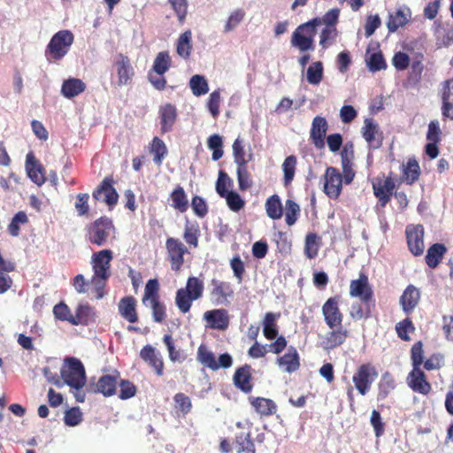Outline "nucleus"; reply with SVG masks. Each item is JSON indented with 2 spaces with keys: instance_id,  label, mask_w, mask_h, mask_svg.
Listing matches in <instances>:
<instances>
[{
  "instance_id": "nucleus-43",
  "label": "nucleus",
  "mask_w": 453,
  "mask_h": 453,
  "mask_svg": "<svg viewBox=\"0 0 453 453\" xmlns=\"http://www.w3.org/2000/svg\"><path fill=\"white\" fill-rule=\"evenodd\" d=\"M236 453H255L256 449L250 433L242 432L234 440Z\"/></svg>"
},
{
  "instance_id": "nucleus-57",
  "label": "nucleus",
  "mask_w": 453,
  "mask_h": 453,
  "mask_svg": "<svg viewBox=\"0 0 453 453\" xmlns=\"http://www.w3.org/2000/svg\"><path fill=\"white\" fill-rule=\"evenodd\" d=\"M415 330V327L413 326L412 321L411 319L406 318L405 319L398 322L395 325V331L397 334V336L403 340V341H410L411 338L409 336L410 333H413Z\"/></svg>"
},
{
  "instance_id": "nucleus-9",
  "label": "nucleus",
  "mask_w": 453,
  "mask_h": 453,
  "mask_svg": "<svg viewBox=\"0 0 453 453\" xmlns=\"http://www.w3.org/2000/svg\"><path fill=\"white\" fill-rule=\"evenodd\" d=\"M373 195L377 198L379 204L385 207L391 200L395 188V180L391 176L386 177L385 174L379 175L372 180Z\"/></svg>"
},
{
  "instance_id": "nucleus-2",
  "label": "nucleus",
  "mask_w": 453,
  "mask_h": 453,
  "mask_svg": "<svg viewBox=\"0 0 453 453\" xmlns=\"http://www.w3.org/2000/svg\"><path fill=\"white\" fill-rule=\"evenodd\" d=\"M113 258V253L111 250H102L93 253L91 257V265L94 274L91 283L96 288V297L104 296V288L105 282L111 277V262Z\"/></svg>"
},
{
  "instance_id": "nucleus-33",
  "label": "nucleus",
  "mask_w": 453,
  "mask_h": 453,
  "mask_svg": "<svg viewBox=\"0 0 453 453\" xmlns=\"http://www.w3.org/2000/svg\"><path fill=\"white\" fill-rule=\"evenodd\" d=\"M277 363L288 372H296L300 366L299 355L296 348L290 346L288 352L277 359Z\"/></svg>"
},
{
  "instance_id": "nucleus-35",
  "label": "nucleus",
  "mask_w": 453,
  "mask_h": 453,
  "mask_svg": "<svg viewBox=\"0 0 453 453\" xmlns=\"http://www.w3.org/2000/svg\"><path fill=\"white\" fill-rule=\"evenodd\" d=\"M280 313L267 312L263 320V334L267 340H273L279 334L277 319Z\"/></svg>"
},
{
  "instance_id": "nucleus-4",
  "label": "nucleus",
  "mask_w": 453,
  "mask_h": 453,
  "mask_svg": "<svg viewBox=\"0 0 453 453\" xmlns=\"http://www.w3.org/2000/svg\"><path fill=\"white\" fill-rule=\"evenodd\" d=\"M74 36L70 30H60L50 39L45 49V58L49 63L60 61L70 50Z\"/></svg>"
},
{
  "instance_id": "nucleus-17",
  "label": "nucleus",
  "mask_w": 453,
  "mask_h": 453,
  "mask_svg": "<svg viewBox=\"0 0 453 453\" xmlns=\"http://www.w3.org/2000/svg\"><path fill=\"white\" fill-rule=\"evenodd\" d=\"M408 387L415 393L427 395L432 391V385L421 368H412L406 378Z\"/></svg>"
},
{
  "instance_id": "nucleus-53",
  "label": "nucleus",
  "mask_w": 453,
  "mask_h": 453,
  "mask_svg": "<svg viewBox=\"0 0 453 453\" xmlns=\"http://www.w3.org/2000/svg\"><path fill=\"white\" fill-rule=\"evenodd\" d=\"M236 173L240 190L245 191L252 187V180L247 165H237Z\"/></svg>"
},
{
  "instance_id": "nucleus-18",
  "label": "nucleus",
  "mask_w": 453,
  "mask_h": 453,
  "mask_svg": "<svg viewBox=\"0 0 453 453\" xmlns=\"http://www.w3.org/2000/svg\"><path fill=\"white\" fill-rule=\"evenodd\" d=\"M112 179L104 178L100 185L94 190L92 196L95 200H103L108 206L113 207L117 204L119 195L112 186Z\"/></svg>"
},
{
  "instance_id": "nucleus-62",
  "label": "nucleus",
  "mask_w": 453,
  "mask_h": 453,
  "mask_svg": "<svg viewBox=\"0 0 453 453\" xmlns=\"http://www.w3.org/2000/svg\"><path fill=\"white\" fill-rule=\"evenodd\" d=\"M168 3L174 11L179 23L183 24L188 13V0H168Z\"/></svg>"
},
{
  "instance_id": "nucleus-1",
  "label": "nucleus",
  "mask_w": 453,
  "mask_h": 453,
  "mask_svg": "<svg viewBox=\"0 0 453 453\" xmlns=\"http://www.w3.org/2000/svg\"><path fill=\"white\" fill-rule=\"evenodd\" d=\"M339 15L340 10L334 8L329 10L322 18L317 17L299 25L292 34L291 45L301 52L313 50L314 36L317 33L316 27L322 24H325L326 27H335Z\"/></svg>"
},
{
  "instance_id": "nucleus-44",
  "label": "nucleus",
  "mask_w": 453,
  "mask_h": 453,
  "mask_svg": "<svg viewBox=\"0 0 453 453\" xmlns=\"http://www.w3.org/2000/svg\"><path fill=\"white\" fill-rule=\"evenodd\" d=\"M297 165V157L295 155L288 156L283 164H282V171H283V184L285 187L289 186L296 174Z\"/></svg>"
},
{
  "instance_id": "nucleus-7",
  "label": "nucleus",
  "mask_w": 453,
  "mask_h": 453,
  "mask_svg": "<svg viewBox=\"0 0 453 453\" xmlns=\"http://www.w3.org/2000/svg\"><path fill=\"white\" fill-rule=\"evenodd\" d=\"M113 229L112 221L107 217H101L87 226L86 238L92 244L103 246Z\"/></svg>"
},
{
  "instance_id": "nucleus-37",
  "label": "nucleus",
  "mask_w": 453,
  "mask_h": 453,
  "mask_svg": "<svg viewBox=\"0 0 453 453\" xmlns=\"http://www.w3.org/2000/svg\"><path fill=\"white\" fill-rule=\"evenodd\" d=\"M375 307V302L354 303L349 311V316L354 320L367 319L372 317V311Z\"/></svg>"
},
{
  "instance_id": "nucleus-52",
  "label": "nucleus",
  "mask_w": 453,
  "mask_h": 453,
  "mask_svg": "<svg viewBox=\"0 0 453 453\" xmlns=\"http://www.w3.org/2000/svg\"><path fill=\"white\" fill-rule=\"evenodd\" d=\"M200 236V229L197 224H188L185 225L183 238L185 242L194 248L198 247V238Z\"/></svg>"
},
{
  "instance_id": "nucleus-60",
  "label": "nucleus",
  "mask_w": 453,
  "mask_h": 453,
  "mask_svg": "<svg viewBox=\"0 0 453 453\" xmlns=\"http://www.w3.org/2000/svg\"><path fill=\"white\" fill-rule=\"evenodd\" d=\"M367 66L372 72H378L386 69L387 64L380 51L371 54L366 58Z\"/></svg>"
},
{
  "instance_id": "nucleus-11",
  "label": "nucleus",
  "mask_w": 453,
  "mask_h": 453,
  "mask_svg": "<svg viewBox=\"0 0 453 453\" xmlns=\"http://www.w3.org/2000/svg\"><path fill=\"white\" fill-rule=\"evenodd\" d=\"M340 296L329 297L322 305L324 321L329 329L342 326L343 313L340 309Z\"/></svg>"
},
{
  "instance_id": "nucleus-25",
  "label": "nucleus",
  "mask_w": 453,
  "mask_h": 453,
  "mask_svg": "<svg viewBox=\"0 0 453 453\" xmlns=\"http://www.w3.org/2000/svg\"><path fill=\"white\" fill-rule=\"evenodd\" d=\"M252 368L250 365H244L235 370L233 377L234 386L245 394H249L253 389Z\"/></svg>"
},
{
  "instance_id": "nucleus-54",
  "label": "nucleus",
  "mask_w": 453,
  "mask_h": 453,
  "mask_svg": "<svg viewBox=\"0 0 453 453\" xmlns=\"http://www.w3.org/2000/svg\"><path fill=\"white\" fill-rule=\"evenodd\" d=\"M299 215H300L299 204L292 199H288L286 201V214H285L286 224L289 226H293L297 221Z\"/></svg>"
},
{
  "instance_id": "nucleus-31",
  "label": "nucleus",
  "mask_w": 453,
  "mask_h": 453,
  "mask_svg": "<svg viewBox=\"0 0 453 453\" xmlns=\"http://www.w3.org/2000/svg\"><path fill=\"white\" fill-rule=\"evenodd\" d=\"M95 311L92 306L88 303L79 304L76 308L75 314L73 315L70 324L78 325H88L90 322L95 320Z\"/></svg>"
},
{
  "instance_id": "nucleus-8",
  "label": "nucleus",
  "mask_w": 453,
  "mask_h": 453,
  "mask_svg": "<svg viewBox=\"0 0 453 453\" xmlns=\"http://www.w3.org/2000/svg\"><path fill=\"white\" fill-rule=\"evenodd\" d=\"M378 378V372L371 363L362 364L353 374L352 381L361 395H365Z\"/></svg>"
},
{
  "instance_id": "nucleus-46",
  "label": "nucleus",
  "mask_w": 453,
  "mask_h": 453,
  "mask_svg": "<svg viewBox=\"0 0 453 453\" xmlns=\"http://www.w3.org/2000/svg\"><path fill=\"white\" fill-rule=\"evenodd\" d=\"M171 58L168 51H160L155 58L151 71L157 75H164L171 67Z\"/></svg>"
},
{
  "instance_id": "nucleus-5",
  "label": "nucleus",
  "mask_w": 453,
  "mask_h": 453,
  "mask_svg": "<svg viewBox=\"0 0 453 453\" xmlns=\"http://www.w3.org/2000/svg\"><path fill=\"white\" fill-rule=\"evenodd\" d=\"M112 81L116 88L130 86L135 76L131 59L123 53H118L112 62Z\"/></svg>"
},
{
  "instance_id": "nucleus-63",
  "label": "nucleus",
  "mask_w": 453,
  "mask_h": 453,
  "mask_svg": "<svg viewBox=\"0 0 453 453\" xmlns=\"http://www.w3.org/2000/svg\"><path fill=\"white\" fill-rule=\"evenodd\" d=\"M173 400L175 403V408L178 409L183 415H187L191 411V400L184 393H177L173 396Z\"/></svg>"
},
{
  "instance_id": "nucleus-24",
  "label": "nucleus",
  "mask_w": 453,
  "mask_h": 453,
  "mask_svg": "<svg viewBox=\"0 0 453 453\" xmlns=\"http://www.w3.org/2000/svg\"><path fill=\"white\" fill-rule=\"evenodd\" d=\"M411 19V11L408 6H402L394 12L389 13L387 21L388 32L395 33L400 27H403Z\"/></svg>"
},
{
  "instance_id": "nucleus-26",
  "label": "nucleus",
  "mask_w": 453,
  "mask_h": 453,
  "mask_svg": "<svg viewBox=\"0 0 453 453\" xmlns=\"http://www.w3.org/2000/svg\"><path fill=\"white\" fill-rule=\"evenodd\" d=\"M26 170L28 177L33 182L41 186L45 180L44 168L42 164L35 158L33 152H29L26 157Z\"/></svg>"
},
{
  "instance_id": "nucleus-48",
  "label": "nucleus",
  "mask_w": 453,
  "mask_h": 453,
  "mask_svg": "<svg viewBox=\"0 0 453 453\" xmlns=\"http://www.w3.org/2000/svg\"><path fill=\"white\" fill-rule=\"evenodd\" d=\"M434 35L440 46H449L453 42V27L438 25L434 29Z\"/></svg>"
},
{
  "instance_id": "nucleus-50",
  "label": "nucleus",
  "mask_w": 453,
  "mask_h": 453,
  "mask_svg": "<svg viewBox=\"0 0 453 453\" xmlns=\"http://www.w3.org/2000/svg\"><path fill=\"white\" fill-rule=\"evenodd\" d=\"M189 87L196 96L205 95L209 91V85L203 75L195 74L190 78Z\"/></svg>"
},
{
  "instance_id": "nucleus-58",
  "label": "nucleus",
  "mask_w": 453,
  "mask_h": 453,
  "mask_svg": "<svg viewBox=\"0 0 453 453\" xmlns=\"http://www.w3.org/2000/svg\"><path fill=\"white\" fill-rule=\"evenodd\" d=\"M159 284L157 280H149L145 285L144 295L142 302L145 303L147 301L151 302L160 299L158 295Z\"/></svg>"
},
{
  "instance_id": "nucleus-42",
  "label": "nucleus",
  "mask_w": 453,
  "mask_h": 453,
  "mask_svg": "<svg viewBox=\"0 0 453 453\" xmlns=\"http://www.w3.org/2000/svg\"><path fill=\"white\" fill-rule=\"evenodd\" d=\"M192 33L190 30H187L182 33L178 40L176 45L177 54L184 58H189L192 51V43H191Z\"/></svg>"
},
{
  "instance_id": "nucleus-39",
  "label": "nucleus",
  "mask_w": 453,
  "mask_h": 453,
  "mask_svg": "<svg viewBox=\"0 0 453 453\" xmlns=\"http://www.w3.org/2000/svg\"><path fill=\"white\" fill-rule=\"evenodd\" d=\"M265 208L267 216L273 219H280L283 215V207L280 198L278 195L274 194L270 196L265 203Z\"/></svg>"
},
{
  "instance_id": "nucleus-23",
  "label": "nucleus",
  "mask_w": 453,
  "mask_h": 453,
  "mask_svg": "<svg viewBox=\"0 0 453 453\" xmlns=\"http://www.w3.org/2000/svg\"><path fill=\"white\" fill-rule=\"evenodd\" d=\"M349 337V331L347 328L342 326H336L326 334L322 341V347L326 350L336 349L344 344Z\"/></svg>"
},
{
  "instance_id": "nucleus-61",
  "label": "nucleus",
  "mask_w": 453,
  "mask_h": 453,
  "mask_svg": "<svg viewBox=\"0 0 453 453\" xmlns=\"http://www.w3.org/2000/svg\"><path fill=\"white\" fill-rule=\"evenodd\" d=\"M232 180L229 178L227 173L220 170L216 182V191L220 197L225 196L226 194L230 192L227 188L232 186Z\"/></svg>"
},
{
  "instance_id": "nucleus-16",
  "label": "nucleus",
  "mask_w": 453,
  "mask_h": 453,
  "mask_svg": "<svg viewBox=\"0 0 453 453\" xmlns=\"http://www.w3.org/2000/svg\"><path fill=\"white\" fill-rule=\"evenodd\" d=\"M324 192L331 199H337L342 188V176L334 167H327L324 175Z\"/></svg>"
},
{
  "instance_id": "nucleus-55",
  "label": "nucleus",
  "mask_w": 453,
  "mask_h": 453,
  "mask_svg": "<svg viewBox=\"0 0 453 453\" xmlns=\"http://www.w3.org/2000/svg\"><path fill=\"white\" fill-rule=\"evenodd\" d=\"M233 155H234V163L237 165H247L248 162L252 157V155H250L249 158L248 159L246 158L243 142H242V140L240 139V137L236 138L233 143Z\"/></svg>"
},
{
  "instance_id": "nucleus-6",
  "label": "nucleus",
  "mask_w": 453,
  "mask_h": 453,
  "mask_svg": "<svg viewBox=\"0 0 453 453\" xmlns=\"http://www.w3.org/2000/svg\"><path fill=\"white\" fill-rule=\"evenodd\" d=\"M65 363V366L61 370V377L65 383L75 390L82 389L87 380L81 361L75 357H68Z\"/></svg>"
},
{
  "instance_id": "nucleus-30",
  "label": "nucleus",
  "mask_w": 453,
  "mask_h": 453,
  "mask_svg": "<svg viewBox=\"0 0 453 453\" xmlns=\"http://www.w3.org/2000/svg\"><path fill=\"white\" fill-rule=\"evenodd\" d=\"M161 133L170 132L177 119L176 107L172 104L162 105L159 109Z\"/></svg>"
},
{
  "instance_id": "nucleus-15",
  "label": "nucleus",
  "mask_w": 453,
  "mask_h": 453,
  "mask_svg": "<svg viewBox=\"0 0 453 453\" xmlns=\"http://www.w3.org/2000/svg\"><path fill=\"white\" fill-rule=\"evenodd\" d=\"M234 295V288L230 282L212 279L211 280L210 297L213 303L225 304L228 303V299Z\"/></svg>"
},
{
  "instance_id": "nucleus-27",
  "label": "nucleus",
  "mask_w": 453,
  "mask_h": 453,
  "mask_svg": "<svg viewBox=\"0 0 453 453\" xmlns=\"http://www.w3.org/2000/svg\"><path fill=\"white\" fill-rule=\"evenodd\" d=\"M420 301V291L415 286L410 284L400 296L399 303L405 314H411L418 305Z\"/></svg>"
},
{
  "instance_id": "nucleus-28",
  "label": "nucleus",
  "mask_w": 453,
  "mask_h": 453,
  "mask_svg": "<svg viewBox=\"0 0 453 453\" xmlns=\"http://www.w3.org/2000/svg\"><path fill=\"white\" fill-rule=\"evenodd\" d=\"M137 302L132 296L121 298L118 304L119 315L129 323L138 321V313L136 310Z\"/></svg>"
},
{
  "instance_id": "nucleus-10",
  "label": "nucleus",
  "mask_w": 453,
  "mask_h": 453,
  "mask_svg": "<svg viewBox=\"0 0 453 453\" xmlns=\"http://www.w3.org/2000/svg\"><path fill=\"white\" fill-rule=\"evenodd\" d=\"M165 249L171 269L179 272L184 265V256L188 253V248L178 238L168 237L165 241Z\"/></svg>"
},
{
  "instance_id": "nucleus-47",
  "label": "nucleus",
  "mask_w": 453,
  "mask_h": 453,
  "mask_svg": "<svg viewBox=\"0 0 453 453\" xmlns=\"http://www.w3.org/2000/svg\"><path fill=\"white\" fill-rule=\"evenodd\" d=\"M197 360L204 366L216 371L219 369L214 354L208 348L201 344L197 349Z\"/></svg>"
},
{
  "instance_id": "nucleus-20",
  "label": "nucleus",
  "mask_w": 453,
  "mask_h": 453,
  "mask_svg": "<svg viewBox=\"0 0 453 453\" xmlns=\"http://www.w3.org/2000/svg\"><path fill=\"white\" fill-rule=\"evenodd\" d=\"M203 319L207 323V327L219 331L227 329L230 323L228 311L226 309L207 311L203 313Z\"/></svg>"
},
{
  "instance_id": "nucleus-38",
  "label": "nucleus",
  "mask_w": 453,
  "mask_h": 453,
  "mask_svg": "<svg viewBox=\"0 0 453 453\" xmlns=\"http://www.w3.org/2000/svg\"><path fill=\"white\" fill-rule=\"evenodd\" d=\"M420 176V167L415 158H410L406 165H403V180L408 185L414 184Z\"/></svg>"
},
{
  "instance_id": "nucleus-19",
  "label": "nucleus",
  "mask_w": 453,
  "mask_h": 453,
  "mask_svg": "<svg viewBox=\"0 0 453 453\" xmlns=\"http://www.w3.org/2000/svg\"><path fill=\"white\" fill-rule=\"evenodd\" d=\"M362 135L372 150L379 149L383 143V134L379 125L372 119H365L362 127Z\"/></svg>"
},
{
  "instance_id": "nucleus-59",
  "label": "nucleus",
  "mask_w": 453,
  "mask_h": 453,
  "mask_svg": "<svg viewBox=\"0 0 453 453\" xmlns=\"http://www.w3.org/2000/svg\"><path fill=\"white\" fill-rule=\"evenodd\" d=\"M222 198L226 199V204L232 211L238 212L245 206V201L235 191L231 190Z\"/></svg>"
},
{
  "instance_id": "nucleus-64",
  "label": "nucleus",
  "mask_w": 453,
  "mask_h": 453,
  "mask_svg": "<svg viewBox=\"0 0 453 453\" xmlns=\"http://www.w3.org/2000/svg\"><path fill=\"white\" fill-rule=\"evenodd\" d=\"M150 308L152 310L153 320L157 323H162L166 319V308L165 305L158 300L150 302Z\"/></svg>"
},
{
  "instance_id": "nucleus-51",
  "label": "nucleus",
  "mask_w": 453,
  "mask_h": 453,
  "mask_svg": "<svg viewBox=\"0 0 453 453\" xmlns=\"http://www.w3.org/2000/svg\"><path fill=\"white\" fill-rule=\"evenodd\" d=\"M324 69L320 61L312 63L307 69V81L310 84L318 85L323 79Z\"/></svg>"
},
{
  "instance_id": "nucleus-40",
  "label": "nucleus",
  "mask_w": 453,
  "mask_h": 453,
  "mask_svg": "<svg viewBox=\"0 0 453 453\" xmlns=\"http://www.w3.org/2000/svg\"><path fill=\"white\" fill-rule=\"evenodd\" d=\"M395 388V381L390 372H386L382 374L381 379L378 384V401L385 400L391 391Z\"/></svg>"
},
{
  "instance_id": "nucleus-32",
  "label": "nucleus",
  "mask_w": 453,
  "mask_h": 453,
  "mask_svg": "<svg viewBox=\"0 0 453 453\" xmlns=\"http://www.w3.org/2000/svg\"><path fill=\"white\" fill-rule=\"evenodd\" d=\"M249 402L254 410L261 416H271L277 411L275 403L268 398L250 396L249 397Z\"/></svg>"
},
{
  "instance_id": "nucleus-34",
  "label": "nucleus",
  "mask_w": 453,
  "mask_h": 453,
  "mask_svg": "<svg viewBox=\"0 0 453 453\" xmlns=\"http://www.w3.org/2000/svg\"><path fill=\"white\" fill-rule=\"evenodd\" d=\"M86 84L78 78H69L65 80L62 87L61 93L66 98H73L84 92Z\"/></svg>"
},
{
  "instance_id": "nucleus-14",
  "label": "nucleus",
  "mask_w": 453,
  "mask_h": 453,
  "mask_svg": "<svg viewBox=\"0 0 453 453\" xmlns=\"http://www.w3.org/2000/svg\"><path fill=\"white\" fill-rule=\"evenodd\" d=\"M405 235L411 253L416 257L422 255L425 250L423 226L408 225L405 228Z\"/></svg>"
},
{
  "instance_id": "nucleus-49",
  "label": "nucleus",
  "mask_w": 453,
  "mask_h": 453,
  "mask_svg": "<svg viewBox=\"0 0 453 453\" xmlns=\"http://www.w3.org/2000/svg\"><path fill=\"white\" fill-rule=\"evenodd\" d=\"M150 152L154 155V163L157 165H161L165 157L167 155V148L165 142L156 136L152 139Z\"/></svg>"
},
{
  "instance_id": "nucleus-36",
  "label": "nucleus",
  "mask_w": 453,
  "mask_h": 453,
  "mask_svg": "<svg viewBox=\"0 0 453 453\" xmlns=\"http://www.w3.org/2000/svg\"><path fill=\"white\" fill-rule=\"evenodd\" d=\"M446 251L447 249L442 243H434L430 246L426 256V265L432 269L437 267L443 258Z\"/></svg>"
},
{
  "instance_id": "nucleus-22",
  "label": "nucleus",
  "mask_w": 453,
  "mask_h": 453,
  "mask_svg": "<svg viewBox=\"0 0 453 453\" xmlns=\"http://www.w3.org/2000/svg\"><path fill=\"white\" fill-rule=\"evenodd\" d=\"M328 124L326 119L321 116H316L312 119L311 127L310 131V139L315 148L321 150L325 147V138Z\"/></svg>"
},
{
  "instance_id": "nucleus-45",
  "label": "nucleus",
  "mask_w": 453,
  "mask_h": 453,
  "mask_svg": "<svg viewBox=\"0 0 453 453\" xmlns=\"http://www.w3.org/2000/svg\"><path fill=\"white\" fill-rule=\"evenodd\" d=\"M321 239L316 233H309L305 237L304 254L310 258L313 259L318 256Z\"/></svg>"
},
{
  "instance_id": "nucleus-13",
  "label": "nucleus",
  "mask_w": 453,
  "mask_h": 453,
  "mask_svg": "<svg viewBox=\"0 0 453 453\" xmlns=\"http://www.w3.org/2000/svg\"><path fill=\"white\" fill-rule=\"evenodd\" d=\"M119 380V372L114 374H105L101 376L96 383H91L88 391L95 394H102L105 397H110L117 393V387Z\"/></svg>"
},
{
  "instance_id": "nucleus-56",
  "label": "nucleus",
  "mask_w": 453,
  "mask_h": 453,
  "mask_svg": "<svg viewBox=\"0 0 453 453\" xmlns=\"http://www.w3.org/2000/svg\"><path fill=\"white\" fill-rule=\"evenodd\" d=\"M28 222L27 215L25 211H20L17 212L12 219L11 223L8 226V232L12 236H18L20 231V225L27 224Z\"/></svg>"
},
{
  "instance_id": "nucleus-12",
  "label": "nucleus",
  "mask_w": 453,
  "mask_h": 453,
  "mask_svg": "<svg viewBox=\"0 0 453 453\" xmlns=\"http://www.w3.org/2000/svg\"><path fill=\"white\" fill-rule=\"evenodd\" d=\"M349 296L359 298L361 303L375 302L373 290L366 274L360 273L358 279L350 281Z\"/></svg>"
},
{
  "instance_id": "nucleus-3",
  "label": "nucleus",
  "mask_w": 453,
  "mask_h": 453,
  "mask_svg": "<svg viewBox=\"0 0 453 453\" xmlns=\"http://www.w3.org/2000/svg\"><path fill=\"white\" fill-rule=\"evenodd\" d=\"M203 289L204 284L202 280L195 276L188 277L186 287L176 291L175 304L179 311L183 314L188 313L193 302L203 296Z\"/></svg>"
},
{
  "instance_id": "nucleus-41",
  "label": "nucleus",
  "mask_w": 453,
  "mask_h": 453,
  "mask_svg": "<svg viewBox=\"0 0 453 453\" xmlns=\"http://www.w3.org/2000/svg\"><path fill=\"white\" fill-rule=\"evenodd\" d=\"M172 206L180 212L187 211L188 200L184 188L178 185L171 193Z\"/></svg>"
},
{
  "instance_id": "nucleus-21",
  "label": "nucleus",
  "mask_w": 453,
  "mask_h": 453,
  "mask_svg": "<svg viewBox=\"0 0 453 453\" xmlns=\"http://www.w3.org/2000/svg\"><path fill=\"white\" fill-rule=\"evenodd\" d=\"M140 357L154 370L157 376L164 375L165 364L163 357L160 352L152 345H145L140 351Z\"/></svg>"
},
{
  "instance_id": "nucleus-29",
  "label": "nucleus",
  "mask_w": 453,
  "mask_h": 453,
  "mask_svg": "<svg viewBox=\"0 0 453 453\" xmlns=\"http://www.w3.org/2000/svg\"><path fill=\"white\" fill-rule=\"evenodd\" d=\"M441 114L444 118L453 120V79L447 80L441 88Z\"/></svg>"
}]
</instances>
